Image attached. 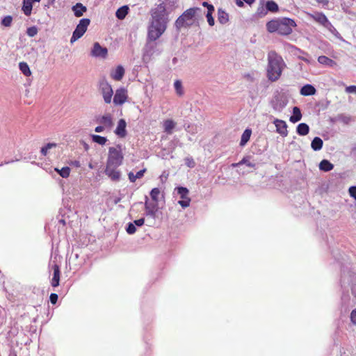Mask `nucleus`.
Listing matches in <instances>:
<instances>
[{
	"label": "nucleus",
	"instance_id": "obj_1",
	"mask_svg": "<svg viewBox=\"0 0 356 356\" xmlns=\"http://www.w3.org/2000/svg\"><path fill=\"white\" fill-rule=\"evenodd\" d=\"M165 5L161 2L151 10V19L147 29V38L150 41L159 39L165 31L168 22Z\"/></svg>",
	"mask_w": 356,
	"mask_h": 356
},
{
	"label": "nucleus",
	"instance_id": "obj_32",
	"mask_svg": "<svg viewBox=\"0 0 356 356\" xmlns=\"http://www.w3.org/2000/svg\"><path fill=\"white\" fill-rule=\"evenodd\" d=\"M145 171L146 169H143L138 171L136 175L134 174L133 172H129L128 175L129 179L130 180L131 182H135L137 179H140L143 177Z\"/></svg>",
	"mask_w": 356,
	"mask_h": 356
},
{
	"label": "nucleus",
	"instance_id": "obj_56",
	"mask_svg": "<svg viewBox=\"0 0 356 356\" xmlns=\"http://www.w3.org/2000/svg\"><path fill=\"white\" fill-rule=\"evenodd\" d=\"M107 129L104 125L100 124L95 127V131L97 133L103 132L104 130Z\"/></svg>",
	"mask_w": 356,
	"mask_h": 356
},
{
	"label": "nucleus",
	"instance_id": "obj_25",
	"mask_svg": "<svg viewBox=\"0 0 356 356\" xmlns=\"http://www.w3.org/2000/svg\"><path fill=\"white\" fill-rule=\"evenodd\" d=\"M218 20L222 24H225L229 21V15L228 14L222 9H218Z\"/></svg>",
	"mask_w": 356,
	"mask_h": 356
},
{
	"label": "nucleus",
	"instance_id": "obj_2",
	"mask_svg": "<svg viewBox=\"0 0 356 356\" xmlns=\"http://www.w3.org/2000/svg\"><path fill=\"white\" fill-rule=\"evenodd\" d=\"M285 67L286 64L282 56L274 51L268 53L267 76L270 81H275L278 80Z\"/></svg>",
	"mask_w": 356,
	"mask_h": 356
},
{
	"label": "nucleus",
	"instance_id": "obj_46",
	"mask_svg": "<svg viewBox=\"0 0 356 356\" xmlns=\"http://www.w3.org/2000/svg\"><path fill=\"white\" fill-rule=\"evenodd\" d=\"M191 202V198H186V199H181V200L178 201V204L182 207V208H186L190 206Z\"/></svg>",
	"mask_w": 356,
	"mask_h": 356
},
{
	"label": "nucleus",
	"instance_id": "obj_44",
	"mask_svg": "<svg viewBox=\"0 0 356 356\" xmlns=\"http://www.w3.org/2000/svg\"><path fill=\"white\" fill-rule=\"evenodd\" d=\"M38 32V29L35 26H31L26 30V33L29 37H34L37 35Z\"/></svg>",
	"mask_w": 356,
	"mask_h": 356
},
{
	"label": "nucleus",
	"instance_id": "obj_7",
	"mask_svg": "<svg viewBox=\"0 0 356 356\" xmlns=\"http://www.w3.org/2000/svg\"><path fill=\"white\" fill-rule=\"evenodd\" d=\"M90 19L87 18H83L79 21V23L74 31L70 39V42L72 44L83 35L90 24Z\"/></svg>",
	"mask_w": 356,
	"mask_h": 356
},
{
	"label": "nucleus",
	"instance_id": "obj_50",
	"mask_svg": "<svg viewBox=\"0 0 356 356\" xmlns=\"http://www.w3.org/2000/svg\"><path fill=\"white\" fill-rule=\"evenodd\" d=\"M349 194L350 197H353L355 200H356V186H351L348 189Z\"/></svg>",
	"mask_w": 356,
	"mask_h": 356
},
{
	"label": "nucleus",
	"instance_id": "obj_63",
	"mask_svg": "<svg viewBox=\"0 0 356 356\" xmlns=\"http://www.w3.org/2000/svg\"><path fill=\"white\" fill-rule=\"evenodd\" d=\"M89 168H90V169H92V168H93V166H92V165L91 163H90V164H89Z\"/></svg>",
	"mask_w": 356,
	"mask_h": 356
},
{
	"label": "nucleus",
	"instance_id": "obj_14",
	"mask_svg": "<svg viewBox=\"0 0 356 356\" xmlns=\"http://www.w3.org/2000/svg\"><path fill=\"white\" fill-rule=\"evenodd\" d=\"M126 127V121L124 119H120L114 132L118 137L124 138L127 136Z\"/></svg>",
	"mask_w": 356,
	"mask_h": 356
},
{
	"label": "nucleus",
	"instance_id": "obj_22",
	"mask_svg": "<svg viewBox=\"0 0 356 356\" xmlns=\"http://www.w3.org/2000/svg\"><path fill=\"white\" fill-rule=\"evenodd\" d=\"M334 168V165L328 160L323 159L319 163V169L324 172H329Z\"/></svg>",
	"mask_w": 356,
	"mask_h": 356
},
{
	"label": "nucleus",
	"instance_id": "obj_28",
	"mask_svg": "<svg viewBox=\"0 0 356 356\" xmlns=\"http://www.w3.org/2000/svg\"><path fill=\"white\" fill-rule=\"evenodd\" d=\"M175 127V123L172 120H167L163 122L164 130L168 134H171L172 133V129Z\"/></svg>",
	"mask_w": 356,
	"mask_h": 356
},
{
	"label": "nucleus",
	"instance_id": "obj_41",
	"mask_svg": "<svg viewBox=\"0 0 356 356\" xmlns=\"http://www.w3.org/2000/svg\"><path fill=\"white\" fill-rule=\"evenodd\" d=\"M266 6L267 10L271 12H275L278 10L277 4L273 1H267Z\"/></svg>",
	"mask_w": 356,
	"mask_h": 356
},
{
	"label": "nucleus",
	"instance_id": "obj_37",
	"mask_svg": "<svg viewBox=\"0 0 356 356\" xmlns=\"http://www.w3.org/2000/svg\"><path fill=\"white\" fill-rule=\"evenodd\" d=\"M213 11H214V7L210 6V9H209V10H207V13L206 15V17L207 19L208 24L211 26H213L215 24L214 19L212 17V14H213Z\"/></svg>",
	"mask_w": 356,
	"mask_h": 356
},
{
	"label": "nucleus",
	"instance_id": "obj_9",
	"mask_svg": "<svg viewBox=\"0 0 356 356\" xmlns=\"http://www.w3.org/2000/svg\"><path fill=\"white\" fill-rule=\"evenodd\" d=\"M128 99L127 90L123 87L119 88L115 90L113 95V102L115 106H121L124 104Z\"/></svg>",
	"mask_w": 356,
	"mask_h": 356
},
{
	"label": "nucleus",
	"instance_id": "obj_19",
	"mask_svg": "<svg viewBox=\"0 0 356 356\" xmlns=\"http://www.w3.org/2000/svg\"><path fill=\"white\" fill-rule=\"evenodd\" d=\"M280 19H274L266 24V29L270 33L278 32Z\"/></svg>",
	"mask_w": 356,
	"mask_h": 356
},
{
	"label": "nucleus",
	"instance_id": "obj_23",
	"mask_svg": "<svg viewBox=\"0 0 356 356\" xmlns=\"http://www.w3.org/2000/svg\"><path fill=\"white\" fill-rule=\"evenodd\" d=\"M302 118V114L298 107H294L293 108V115L290 117V121L293 123H296L300 121Z\"/></svg>",
	"mask_w": 356,
	"mask_h": 356
},
{
	"label": "nucleus",
	"instance_id": "obj_5",
	"mask_svg": "<svg viewBox=\"0 0 356 356\" xmlns=\"http://www.w3.org/2000/svg\"><path fill=\"white\" fill-rule=\"evenodd\" d=\"M99 86L104 102L106 104H111L113 96L111 85L104 78L99 81Z\"/></svg>",
	"mask_w": 356,
	"mask_h": 356
},
{
	"label": "nucleus",
	"instance_id": "obj_43",
	"mask_svg": "<svg viewBox=\"0 0 356 356\" xmlns=\"http://www.w3.org/2000/svg\"><path fill=\"white\" fill-rule=\"evenodd\" d=\"M250 156L243 157V159L241 161H240V163L241 165L245 164L247 166L250 167V168H254L255 163L250 162Z\"/></svg>",
	"mask_w": 356,
	"mask_h": 356
},
{
	"label": "nucleus",
	"instance_id": "obj_30",
	"mask_svg": "<svg viewBox=\"0 0 356 356\" xmlns=\"http://www.w3.org/2000/svg\"><path fill=\"white\" fill-rule=\"evenodd\" d=\"M19 68L24 75L29 76L31 75V71L29 65L26 62H20L19 63Z\"/></svg>",
	"mask_w": 356,
	"mask_h": 356
},
{
	"label": "nucleus",
	"instance_id": "obj_29",
	"mask_svg": "<svg viewBox=\"0 0 356 356\" xmlns=\"http://www.w3.org/2000/svg\"><path fill=\"white\" fill-rule=\"evenodd\" d=\"M309 131V126L305 123H300L297 127V133L300 136H306Z\"/></svg>",
	"mask_w": 356,
	"mask_h": 356
},
{
	"label": "nucleus",
	"instance_id": "obj_20",
	"mask_svg": "<svg viewBox=\"0 0 356 356\" xmlns=\"http://www.w3.org/2000/svg\"><path fill=\"white\" fill-rule=\"evenodd\" d=\"M72 10L74 11V15L79 17L86 11V7L83 6L81 3H77L72 7Z\"/></svg>",
	"mask_w": 356,
	"mask_h": 356
},
{
	"label": "nucleus",
	"instance_id": "obj_60",
	"mask_svg": "<svg viewBox=\"0 0 356 356\" xmlns=\"http://www.w3.org/2000/svg\"><path fill=\"white\" fill-rule=\"evenodd\" d=\"M298 58L300 59H301L302 60H304L305 62H307V63H309L310 62L309 60L307 58L305 57V56H301L298 55Z\"/></svg>",
	"mask_w": 356,
	"mask_h": 356
},
{
	"label": "nucleus",
	"instance_id": "obj_57",
	"mask_svg": "<svg viewBox=\"0 0 356 356\" xmlns=\"http://www.w3.org/2000/svg\"><path fill=\"white\" fill-rule=\"evenodd\" d=\"M243 0H236L235 2H236V4L238 6V7H243L244 6V3H243Z\"/></svg>",
	"mask_w": 356,
	"mask_h": 356
},
{
	"label": "nucleus",
	"instance_id": "obj_24",
	"mask_svg": "<svg viewBox=\"0 0 356 356\" xmlns=\"http://www.w3.org/2000/svg\"><path fill=\"white\" fill-rule=\"evenodd\" d=\"M318 61L319 63H321L322 65H324L326 66H330V67H333L336 65V63L333 60L329 58L328 57H327L325 56H320L318 58Z\"/></svg>",
	"mask_w": 356,
	"mask_h": 356
},
{
	"label": "nucleus",
	"instance_id": "obj_64",
	"mask_svg": "<svg viewBox=\"0 0 356 356\" xmlns=\"http://www.w3.org/2000/svg\"><path fill=\"white\" fill-rule=\"evenodd\" d=\"M355 152H356V149H355Z\"/></svg>",
	"mask_w": 356,
	"mask_h": 356
},
{
	"label": "nucleus",
	"instance_id": "obj_31",
	"mask_svg": "<svg viewBox=\"0 0 356 356\" xmlns=\"http://www.w3.org/2000/svg\"><path fill=\"white\" fill-rule=\"evenodd\" d=\"M251 134H252V131L248 129H245L243 131V133L241 136V142H240V145L241 146H244L248 142V140L250 138Z\"/></svg>",
	"mask_w": 356,
	"mask_h": 356
},
{
	"label": "nucleus",
	"instance_id": "obj_13",
	"mask_svg": "<svg viewBox=\"0 0 356 356\" xmlns=\"http://www.w3.org/2000/svg\"><path fill=\"white\" fill-rule=\"evenodd\" d=\"M117 168H114L113 165H106L105 169L106 175L114 181H118L120 179V172L116 170Z\"/></svg>",
	"mask_w": 356,
	"mask_h": 356
},
{
	"label": "nucleus",
	"instance_id": "obj_34",
	"mask_svg": "<svg viewBox=\"0 0 356 356\" xmlns=\"http://www.w3.org/2000/svg\"><path fill=\"white\" fill-rule=\"evenodd\" d=\"M55 171L57 172L63 178H67L70 174V168L69 167H63L61 169L55 168Z\"/></svg>",
	"mask_w": 356,
	"mask_h": 356
},
{
	"label": "nucleus",
	"instance_id": "obj_15",
	"mask_svg": "<svg viewBox=\"0 0 356 356\" xmlns=\"http://www.w3.org/2000/svg\"><path fill=\"white\" fill-rule=\"evenodd\" d=\"M308 15L309 17L323 26H325L330 22L327 17L323 13H315L314 14L309 13Z\"/></svg>",
	"mask_w": 356,
	"mask_h": 356
},
{
	"label": "nucleus",
	"instance_id": "obj_8",
	"mask_svg": "<svg viewBox=\"0 0 356 356\" xmlns=\"http://www.w3.org/2000/svg\"><path fill=\"white\" fill-rule=\"evenodd\" d=\"M296 26V22L289 18L280 19L278 33L280 35H289L293 31V28Z\"/></svg>",
	"mask_w": 356,
	"mask_h": 356
},
{
	"label": "nucleus",
	"instance_id": "obj_12",
	"mask_svg": "<svg viewBox=\"0 0 356 356\" xmlns=\"http://www.w3.org/2000/svg\"><path fill=\"white\" fill-rule=\"evenodd\" d=\"M273 124L276 127V131L282 137H286L288 134L287 124L285 121L275 119Z\"/></svg>",
	"mask_w": 356,
	"mask_h": 356
},
{
	"label": "nucleus",
	"instance_id": "obj_33",
	"mask_svg": "<svg viewBox=\"0 0 356 356\" xmlns=\"http://www.w3.org/2000/svg\"><path fill=\"white\" fill-rule=\"evenodd\" d=\"M174 88L176 92V94L178 96H182L184 94V88L182 86V83L180 80H176L174 82Z\"/></svg>",
	"mask_w": 356,
	"mask_h": 356
},
{
	"label": "nucleus",
	"instance_id": "obj_62",
	"mask_svg": "<svg viewBox=\"0 0 356 356\" xmlns=\"http://www.w3.org/2000/svg\"><path fill=\"white\" fill-rule=\"evenodd\" d=\"M29 1H31V3H33L34 2H40V0H29Z\"/></svg>",
	"mask_w": 356,
	"mask_h": 356
},
{
	"label": "nucleus",
	"instance_id": "obj_59",
	"mask_svg": "<svg viewBox=\"0 0 356 356\" xmlns=\"http://www.w3.org/2000/svg\"><path fill=\"white\" fill-rule=\"evenodd\" d=\"M202 6H203L204 7H207L208 10H209V9H210V6H213V5L209 4V3L208 2H207V1H204V2L202 3Z\"/></svg>",
	"mask_w": 356,
	"mask_h": 356
},
{
	"label": "nucleus",
	"instance_id": "obj_18",
	"mask_svg": "<svg viewBox=\"0 0 356 356\" xmlns=\"http://www.w3.org/2000/svg\"><path fill=\"white\" fill-rule=\"evenodd\" d=\"M316 92V88L311 84H306L302 86L300 90V95L303 96H309L315 95Z\"/></svg>",
	"mask_w": 356,
	"mask_h": 356
},
{
	"label": "nucleus",
	"instance_id": "obj_47",
	"mask_svg": "<svg viewBox=\"0 0 356 356\" xmlns=\"http://www.w3.org/2000/svg\"><path fill=\"white\" fill-rule=\"evenodd\" d=\"M287 47H288V50L291 51V52H293V54H295L296 55H298V53H300V54H306V53L303 52L300 49L296 47L293 45L288 44Z\"/></svg>",
	"mask_w": 356,
	"mask_h": 356
},
{
	"label": "nucleus",
	"instance_id": "obj_40",
	"mask_svg": "<svg viewBox=\"0 0 356 356\" xmlns=\"http://www.w3.org/2000/svg\"><path fill=\"white\" fill-rule=\"evenodd\" d=\"M56 145H57L54 143H49L47 144L45 146H44L41 148V150H40L41 154L43 156H46L49 150L52 149L53 147H56Z\"/></svg>",
	"mask_w": 356,
	"mask_h": 356
},
{
	"label": "nucleus",
	"instance_id": "obj_52",
	"mask_svg": "<svg viewBox=\"0 0 356 356\" xmlns=\"http://www.w3.org/2000/svg\"><path fill=\"white\" fill-rule=\"evenodd\" d=\"M185 161H186V164L189 168H193L195 166V162L192 158H186L185 159Z\"/></svg>",
	"mask_w": 356,
	"mask_h": 356
},
{
	"label": "nucleus",
	"instance_id": "obj_54",
	"mask_svg": "<svg viewBox=\"0 0 356 356\" xmlns=\"http://www.w3.org/2000/svg\"><path fill=\"white\" fill-rule=\"evenodd\" d=\"M49 299H50V302L52 303V304H56L57 300H58V295L56 294V293H51L50 295V297H49Z\"/></svg>",
	"mask_w": 356,
	"mask_h": 356
},
{
	"label": "nucleus",
	"instance_id": "obj_6",
	"mask_svg": "<svg viewBox=\"0 0 356 356\" xmlns=\"http://www.w3.org/2000/svg\"><path fill=\"white\" fill-rule=\"evenodd\" d=\"M288 104L287 96L283 92H278L273 97L270 104L273 110L281 112Z\"/></svg>",
	"mask_w": 356,
	"mask_h": 356
},
{
	"label": "nucleus",
	"instance_id": "obj_53",
	"mask_svg": "<svg viewBox=\"0 0 356 356\" xmlns=\"http://www.w3.org/2000/svg\"><path fill=\"white\" fill-rule=\"evenodd\" d=\"M144 222H145V219L140 218V219L134 220L132 223H134L135 225V227L136 226L141 227L142 225H144Z\"/></svg>",
	"mask_w": 356,
	"mask_h": 356
},
{
	"label": "nucleus",
	"instance_id": "obj_27",
	"mask_svg": "<svg viewBox=\"0 0 356 356\" xmlns=\"http://www.w3.org/2000/svg\"><path fill=\"white\" fill-rule=\"evenodd\" d=\"M33 3L29 0H23L22 10L25 15L29 16L31 14Z\"/></svg>",
	"mask_w": 356,
	"mask_h": 356
},
{
	"label": "nucleus",
	"instance_id": "obj_58",
	"mask_svg": "<svg viewBox=\"0 0 356 356\" xmlns=\"http://www.w3.org/2000/svg\"><path fill=\"white\" fill-rule=\"evenodd\" d=\"M318 3L323 4V6H326L328 3V0H316Z\"/></svg>",
	"mask_w": 356,
	"mask_h": 356
},
{
	"label": "nucleus",
	"instance_id": "obj_26",
	"mask_svg": "<svg viewBox=\"0 0 356 356\" xmlns=\"http://www.w3.org/2000/svg\"><path fill=\"white\" fill-rule=\"evenodd\" d=\"M323 140L319 137H315L311 143V147L314 151H318L322 149Z\"/></svg>",
	"mask_w": 356,
	"mask_h": 356
},
{
	"label": "nucleus",
	"instance_id": "obj_49",
	"mask_svg": "<svg viewBox=\"0 0 356 356\" xmlns=\"http://www.w3.org/2000/svg\"><path fill=\"white\" fill-rule=\"evenodd\" d=\"M67 163L72 166V167H75V168H80L81 167V163L78 160H70L67 162Z\"/></svg>",
	"mask_w": 356,
	"mask_h": 356
},
{
	"label": "nucleus",
	"instance_id": "obj_42",
	"mask_svg": "<svg viewBox=\"0 0 356 356\" xmlns=\"http://www.w3.org/2000/svg\"><path fill=\"white\" fill-rule=\"evenodd\" d=\"M13 22V17L10 15L4 17L1 22V24L5 27H10Z\"/></svg>",
	"mask_w": 356,
	"mask_h": 356
},
{
	"label": "nucleus",
	"instance_id": "obj_61",
	"mask_svg": "<svg viewBox=\"0 0 356 356\" xmlns=\"http://www.w3.org/2000/svg\"><path fill=\"white\" fill-rule=\"evenodd\" d=\"M241 164L240 163V161L238 163H232V166L234 167V168H236V167H238L239 165H241Z\"/></svg>",
	"mask_w": 356,
	"mask_h": 356
},
{
	"label": "nucleus",
	"instance_id": "obj_16",
	"mask_svg": "<svg viewBox=\"0 0 356 356\" xmlns=\"http://www.w3.org/2000/svg\"><path fill=\"white\" fill-rule=\"evenodd\" d=\"M111 77L115 81H120L124 75V69L122 66L118 65L111 71Z\"/></svg>",
	"mask_w": 356,
	"mask_h": 356
},
{
	"label": "nucleus",
	"instance_id": "obj_36",
	"mask_svg": "<svg viewBox=\"0 0 356 356\" xmlns=\"http://www.w3.org/2000/svg\"><path fill=\"white\" fill-rule=\"evenodd\" d=\"M176 190L177 191V193L179 195L181 199H186V198L189 197H188L189 191L186 188L179 186V187H177L176 188Z\"/></svg>",
	"mask_w": 356,
	"mask_h": 356
},
{
	"label": "nucleus",
	"instance_id": "obj_51",
	"mask_svg": "<svg viewBox=\"0 0 356 356\" xmlns=\"http://www.w3.org/2000/svg\"><path fill=\"white\" fill-rule=\"evenodd\" d=\"M346 92L348 93H355L356 95V86H350L346 88Z\"/></svg>",
	"mask_w": 356,
	"mask_h": 356
},
{
	"label": "nucleus",
	"instance_id": "obj_38",
	"mask_svg": "<svg viewBox=\"0 0 356 356\" xmlns=\"http://www.w3.org/2000/svg\"><path fill=\"white\" fill-rule=\"evenodd\" d=\"M330 33H332L335 37L337 38H341L340 33L337 31V30L334 27V26L329 22L325 26Z\"/></svg>",
	"mask_w": 356,
	"mask_h": 356
},
{
	"label": "nucleus",
	"instance_id": "obj_48",
	"mask_svg": "<svg viewBox=\"0 0 356 356\" xmlns=\"http://www.w3.org/2000/svg\"><path fill=\"white\" fill-rule=\"evenodd\" d=\"M126 231L129 234H134L136 232V227L134 223L129 222L127 225Z\"/></svg>",
	"mask_w": 356,
	"mask_h": 356
},
{
	"label": "nucleus",
	"instance_id": "obj_21",
	"mask_svg": "<svg viewBox=\"0 0 356 356\" xmlns=\"http://www.w3.org/2000/svg\"><path fill=\"white\" fill-rule=\"evenodd\" d=\"M129 10V8L127 6H123L119 8L115 13L116 17L119 19H124L128 14Z\"/></svg>",
	"mask_w": 356,
	"mask_h": 356
},
{
	"label": "nucleus",
	"instance_id": "obj_17",
	"mask_svg": "<svg viewBox=\"0 0 356 356\" xmlns=\"http://www.w3.org/2000/svg\"><path fill=\"white\" fill-rule=\"evenodd\" d=\"M52 268L54 270V275L51 284L53 287H56L59 285L60 282V268L57 264H54Z\"/></svg>",
	"mask_w": 356,
	"mask_h": 356
},
{
	"label": "nucleus",
	"instance_id": "obj_4",
	"mask_svg": "<svg viewBox=\"0 0 356 356\" xmlns=\"http://www.w3.org/2000/svg\"><path fill=\"white\" fill-rule=\"evenodd\" d=\"M197 8H191L186 10L175 22V26L177 29H180L184 26L191 24L192 20L195 15Z\"/></svg>",
	"mask_w": 356,
	"mask_h": 356
},
{
	"label": "nucleus",
	"instance_id": "obj_55",
	"mask_svg": "<svg viewBox=\"0 0 356 356\" xmlns=\"http://www.w3.org/2000/svg\"><path fill=\"white\" fill-rule=\"evenodd\" d=\"M350 321L354 325H356V309L353 310L350 314Z\"/></svg>",
	"mask_w": 356,
	"mask_h": 356
},
{
	"label": "nucleus",
	"instance_id": "obj_11",
	"mask_svg": "<svg viewBox=\"0 0 356 356\" xmlns=\"http://www.w3.org/2000/svg\"><path fill=\"white\" fill-rule=\"evenodd\" d=\"M97 121L100 124L104 125L107 129V130H111L113 126V117L110 113H106L99 117Z\"/></svg>",
	"mask_w": 356,
	"mask_h": 356
},
{
	"label": "nucleus",
	"instance_id": "obj_3",
	"mask_svg": "<svg viewBox=\"0 0 356 356\" xmlns=\"http://www.w3.org/2000/svg\"><path fill=\"white\" fill-rule=\"evenodd\" d=\"M122 160L123 155L120 145L109 148L106 165H113L114 168H118L122 164Z\"/></svg>",
	"mask_w": 356,
	"mask_h": 356
},
{
	"label": "nucleus",
	"instance_id": "obj_35",
	"mask_svg": "<svg viewBox=\"0 0 356 356\" xmlns=\"http://www.w3.org/2000/svg\"><path fill=\"white\" fill-rule=\"evenodd\" d=\"M92 140L99 145H104L107 142V138L99 135H91Z\"/></svg>",
	"mask_w": 356,
	"mask_h": 356
},
{
	"label": "nucleus",
	"instance_id": "obj_45",
	"mask_svg": "<svg viewBox=\"0 0 356 356\" xmlns=\"http://www.w3.org/2000/svg\"><path fill=\"white\" fill-rule=\"evenodd\" d=\"M159 194H160V191L157 188H153L150 192V196H151L152 199L155 202H156L158 200V197H159Z\"/></svg>",
	"mask_w": 356,
	"mask_h": 356
},
{
	"label": "nucleus",
	"instance_id": "obj_39",
	"mask_svg": "<svg viewBox=\"0 0 356 356\" xmlns=\"http://www.w3.org/2000/svg\"><path fill=\"white\" fill-rule=\"evenodd\" d=\"M146 215L154 218L156 209L154 206H151L147 203L145 204Z\"/></svg>",
	"mask_w": 356,
	"mask_h": 356
},
{
	"label": "nucleus",
	"instance_id": "obj_10",
	"mask_svg": "<svg viewBox=\"0 0 356 356\" xmlns=\"http://www.w3.org/2000/svg\"><path fill=\"white\" fill-rule=\"evenodd\" d=\"M90 55L92 57L104 59L108 55V49L102 47L99 42H95L91 49Z\"/></svg>",
	"mask_w": 356,
	"mask_h": 356
}]
</instances>
